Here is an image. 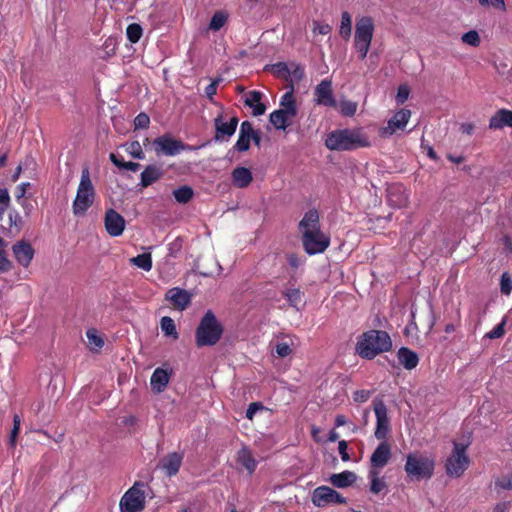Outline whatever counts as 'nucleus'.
Segmentation results:
<instances>
[{
	"label": "nucleus",
	"instance_id": "f257e3e1",
	"mask_svg": "<svg viewBox=\"0 0 512 512\" xmlns=\"http://www.w3.org/2000/svg\"><path fill=\"white\" fill-rule=\"evenodd\" d=\"M325 145L331 151H353L369 147L370 141L361 128H344L328 133Z\"/></svg>",
	"mask_w": 512,
	"mask_h": 512
},
{
	"label": "nucleus",
	"instance_id": "f03ea898",
	"mask_svg": "<svg viewBox=\"0 0 512 512\" xmlns=\"http://www.w3.org/2000/svg\"><path fill=\"white\" fill-rule=\"evenodd\" d=\"M391 348L392 340L386 331L371 329L358 337L355 352L362 359L372 360L377 355L390 351Z\"/></svg>",
	"mask_w": 512,
	"mask_h": 512
},
{
	"label": "nucleus",
	"instance_id": "7ed1b4c3",
	"mask_svg": "<svg viewBox=\"0 0 512 512\" xmlns=\"http://www.w3.org/2000/svg\"><path fill=\"white\" fill-rule=\"evenodd\" d=\"M223 327L217 320L215 314L208 310L195 331V343L198 348L205 346H214L221 339Z\"/></svg>",
	"mask_w": 512,
	"mask_h": 512
},
{
	"label": "nucleus",
	"instance_id": "20e7f679",
	"mask_svg": "<svg viewBox=\"0 0 512 512\" xmlns=\"http://www.w3.org/2000/svg\"><path fill=\"white\" fill-rule=\"evenodd\" d=\"M96 197V191L90 178L88 167L81 171L80 183L77 188L76 197L72 203V210L75 216H83L93 205Z\"/></svg>",
	"mask_w": 512,
	"mask_h": 512
},
{
	"label": "nucleus",
	"instance_id": "39448f33",
	"mask_svg": "<svg viewBox=\"0 0 512 512\" xmlns=\"http://www.w3.org/2000/svg\"><path fill=\"white\" fill-rule=\"evenodd\" d=\"M434 467L433 459L410 453L406 457L404 468L410 479L420 481L422 479H430L433 476Z\"/></svg>",
	"mask_w": 512,
	"mask_h": 512
},
{
	"label": "nucleus",
	"instance_id": "423d86ee",
	"mask_svg": "<svg viewBox=\"0 0 512 512\" xmlns=\"http://www.w3.org/2000/svg\"><path fill=\"white\" fill-rule=\"evenodd\" d=\"M374 34L373 19L369 16L361 17L355 26L354 46L361 60H364L369 51Z\"/></svg>",
	"mask_w": 512,
	"mask_h": 512
},
{
	"label": "nucleus",
	"instance_id": "0eeeda50",
	"mask_svg": "<svg viewBox=\"0 0 512 512\" xmlns=\"http://www.w3.org/2000/svg\"><path fill=\"white\" fill-rule=\"evenodd\" d=\"M452 454L445 463L446 474L450 477H460L469 467L470 459L466 454L467 445L453 442Z\"/></svg>",
	"mask_w": 512,
	"mask_h": 512
},
{
	"label": "nucleus",
	"instance_id": "6e6552de",
	"mask_svg": "<svg viewBox=\"0 0 512 512\" xmlns=\"http://www.w3.org/2000/svg\"><path fill=\"white\" fill-rule=\"evenodd\" d=\"M302 244L305 252L309 255L323 253L330 245V238L321 229L304 233Z\"/></svg>",
	"mask_w": 512,
	"mask_h": 512
},
{
	"label": "nucleus",
	"instance_id": "1a4fd4ad",
	"mask_svg": "<svg viewBox=\"0 0 512 512\" xmlns=\"http://www.w3.org/2000/svg\"><path fill=\"white\" fill-rule=\"evenodd\" d=\"M145 506L144 492L135 486L131 487L120 500L121 512H141Z\"/></svg>",
	"mask_w": 512,
	"mask_h": 512
},
{
	"label": "nucleus",
	"instance_id": "9d476101",
	"mask_svg": "<svg viewBox=\"0 0 512 512\" xmlns=\"http://www.w3.org/2000/svg\"><path fill=\"white\" fill-rule=\"evenodd\" d=\"M153 144L155 145V152L157 155L163 154L166 156H175L189 148L182 141L174 139L169 135L157 137Z\"/></svg>",
	"mask_w": 512,
	"mask_h": 512
},
{
	"label": "nucleus",
	"instance_id": "9b49d317",
	"mask_svg": "<svg viewBox=\"0 0 512 512\" xmlns=\"http://www.w3.org/2000/svg\"><path fill=\"white\" fill-rule=\"evenodd\" d=\"M374 412L376 416V428L374 435L378 440L386 441L390 431V420L387 413V407L382 400L374 401Z\"/></svg>",
	"mask_w": 512,
	"mask_h": 512
},
{
	"label": "nucleus",
	"instance_id": "f8f14e48",
	"mask_svg": "<svg viewBox=\"0 0 512 512\" xmlns=\"http://www.w3.org/2000/svg\"><path fill=\"white\" fill-rule=\"evenodd\" d=\"M214 128H215V134H214V140L216 142H227L230 140V138L235 134L239 119L238 117L234 116L231 117L228 122L223 121V115L219 114L214 119Z\"/></svg>",
	"mask_w": 512,
	"mask_h": 512
},
{
	"label": "nucleus",
	"instance_id": "ddd939ff",
	"mask_svg": "<svg viewBox=\"0 0 512 512\" xmlns=\"http://www.w3.org/2000/svg\"><path fill=\"white\" fill-rule=\"evenodd\" d=\"M312 502L315 506L322 507L331 503L345 504L346 498L328 486H320L313 491Z\"/></svg>",
	"mask_w": 512,
	"mask_h": 512
},
{
	"label": "nucleus",
	"instance_id": "4468645a",
	"mask_svg": "<svg viewBox=\"0 0 512 512\" xmlns=\"http://www.w3.org/2000/svg\"><path fill=\"white\" fill-rule=\"evenodd\" d=\"M411 117V111L409 109H400L397 111L392 118L388 120L387 126L380 129L381 137H390L397 130H404L409 119Z\"/></svg>",
	"mask_w": 512,
	"mask_h": 512
},
{
	"label": "nucleus",
	"instance_id": "2eb2a0df",
	"mask_svg": "<svg viewBox=\"0 0 512 512\" xmlns=\"http://www.w3.org/2000/svg\"><path fill=\"white\" fill-rule=\"evenodd\" d=\"M104 225L110 236L118 237L124 232L125 219L116 210L109 208L105 212Z\"/></svg>",
	"mask_w": 512,
	"mask_h": 512
},
{
	"label": "nucleus",
	"instance_id": "dca6fc26",
	"mask_svg": "<svg viewBox=\"0 0 512 512\" xmlns=\"http://www.w3.org/2000/svg\"><path fill=\"white\" fill-rule=\"evenodd\" d=\"M392 457L391 445L387 441H381L370 457V469L380 471Z\"/></svg>",
	"mask_w": 512,
	"mask_h": 512
},
{
	"label": "nucleus",
	"instance_id": "f3484780",
	"mask_svg": "<svg viewBox=\"0 0 512 512\" xmlns=\"http://www.w3.org/2000/svg\"><path fill=\"white\" fill-rule=\"evenodd\" d=\"M165 300L169 301L173 308L183 311L191 303V294L185 289L174 287L166 292Z\"/></svg>",
	"mask_w": 512,
	"mask_h": 512
},
{
	"label": "nucleus",
	"instance_id": "a211bd4d",
	"mask_svg": "<svg viewBox=\"0 0 512 512\" xmlns=\"http://www.w3.org/2000/svg\"><path fill=\"white\" fill-rule=\"evenodd\" d=\"M12 251L17 262L25 268L30 265L35 253L32 245L25 240L16 242L12 246Z\"/></svg>",
	"mask_w": 512,
	"mask_h": 512
},
{
	"label": "nucleus",
	"instance_id": "6ab92c4d",
	"mask_svg": "<svg viewBox=\"0 0 512 512\" xmlns=\"http://www.w3.org/2000/svg\"><path fill=\"white\" fill-rule=\"evenodd\" d=\"M316 101L320 105L335 107L336 100L333 97L332 82L328 79H323L315 88L314 92Z\"/></svg>",
	"mask_w": 512,
	"mask_h": 512
},
{
	"label": "nucleus",
	"instance_id": "aec40b11",
	"mask_svg": "<svg viewBox=\"0 0 512 512\" xmlns=\"http://www.w3.org/2000/svg\"><path fill=\"white\" fill-rule=\"evenodd\" d=\"M298 228L302 236L304 233L320 230L319 212L315 208L308 210L300 220Z\"/></svg>",
	"mask_w": 512,
	"mask_h": 512
},
{
	"label": "nucleus",
	"instance_id": "412c9836",
	"mask_svg": "<svg viewBox=\"0 0 512 512\" xmlns=\"http://www.w3.org/2000/svg\"><path fill=\"white\" fill-rule=\"evenodd\" d=\"M512 127V111L502 108L499 109L489 120V128L492 130Z\"/></svg>",
	"mask_w": 512,
	"mask_h": 512
},
{
	"label": "nucleus",
	"instance_id": "4be33fe9",
	"mask_svg": "<svg viewBox=\"0 0 512 512\" xmlns=\"http://www.w3.org/2000/svg\"><path fill=\"white\" fill-rule=\"evenodd\" d=\"M182 461V453H169L166 457L162 459V468L169 477L174 476L179 472L180 467L182 465Z\"/></svg>",
	"mask_w": 512,
	"mask_h": 512
},
{
	"label": "nucleus",
	"instance_id": "5701e85b",
	"mask_svg": "<svg viewBox=\"0 0 512 512\" xmlns=\"http://www.w3.org/2000/svg\"><path fill=\"white\" fill-rule=\"evenodd\" d=\"M263 93L257 90H252L247 93L244 104L253 109L254 116H261L266 111V106L261 102Z\"/></svg>",
	"mask_w": 512,
	"mask_h": 512
},
{
	"label": "nucleus",
	"instance_id": "b1692460",
	"mask_svg": "<svg viewBox=\"0 0 512 512\" xmlns=\"http://www.w3.org/2000/svg\"><path fill=\"white\" fill-rule=\"evenodd\" d=\"M163 170L153 164L147 165L140 175V185L148 187L160 180L163 176Z\"/></svg>",
	"mask_w": 512,
	"mask_h": 512
},
{
	"label": "nucleus",
	"instance_id": "393cba45",
	"mask_svg": "<svg viewBox=\"0 0 512 512\" xmlns=\"http://www.w3.org/2000/svg\"><path fill=\"white\" fill-rule=\"evenodd\" d=\"M398 360L407 370L416 368L419 363V357L416 352L407 347H401L397 353Z\"/></svg>",
	"mask_w": 512,
	"mask_h": 512
},
{
	"label": "nucleus",
	"instance_id": "a878e982",
	"mask_svg": "<svg viewBox=\"0 0 512 512\" xmlns=\"http://www.w3.org/2000/svg\"><path fill=\"white\" fill-rule=\"evenodd\" d=\"M236 461L242 465L250 474H252L257 466V462L252 455L251 450L243 446L238 452Z\"/></svg>",
	"mask_w": 512,
	"mask_h": 512
},
{
	"label": "nucleus",
	"instance_id": "bb28decb",
	"mask_svg": "<svg viewBox=\"0 0 512 512\" xmlns=\"http://www.w3.org/2000/svg\"><path fill=\"white\" fill-rule=\"evenodd\" d=\"M253 180L252 173L248 168L237 167L232 172L233 184L238 188L247 187Z\"/></svg>",
	"mask_w": 512,
	"mask_h": 512
},
{
	"label": "nucleus",
	"instance_id": "cd10ccee",
	"mask_svg": "<svg viewBox=\"0 0 512 512\" xmlns=\"http://www.w3.org/2000/svg\"><path fill=\"white\" fill-rule=\"evenodd\" d=\"M357 476L352 471H343L341 473L333 474L330 477V482L337 488H346L355 483Z\"/></svg>",
	"mask_w": 512,
	"mask_h": 512
},
{
	"label": "nucleus",
	"instance_id": "c85d7f7f",
	"mask_svg": "<svg viewBox=\"0 0 512 512\" xmlns=\"http://www.w3.org/2000/svg\"><path fill=\"white\" fill-rule=\"evenodd\" d=\"M151 386L157 392H162L169 383V374L162 368H156L150 379Z\"/></svg>",
	"mask_w": 512,
	"mask_h": 512
},
{
	"label": "nucleus",
	"instance_id": "c756f323",
	"mask_svg": "<svg viewBox=\"0 0 512 512\" xmlns=\"http://www.w3.org/2000/svg\"><path fill=\"white\" fill-rule=\"evenodd\" d=\"M294 117L290 116L284 110L278 109L270 114V122L279 130H285L290 125V120Z\"/></svg>",
	"mask_w": 512,
	"mask_h": 512
},
{
	"label": "nucleus",
	"instance_id": "7c9ffc66",
	"mask_svg": "<svg viewBox=\"0 0 512 512\" xmlns=\"http://www.w3.org/2000/svg\"><path fill=\"white\" fill-rule=\"evenodd\" d=\"M380 471L376 469H369L368 478L370 480V491L373 494H379L386 488V483L383 478L379 477Z\"/></svg>",
	"mask_w": 512,
	"mask_h": 512
},
{
	"label": "nucleus",
	"instance_id": "2f4dec72",
	"mask_svg": "<svg viewBox=\"0 0 512 512\" xmlns=\"http://www.w3.org/2000/svg\"><path fill=\"white\" fill-rule=\"evenodd\" d=\"M280 107L281 110H284L290 114V116H297L298 110L294 95H291L290 93H284L280 99Z\"/></svg>",
	"mask_w": 512,
	"mask_h": 512
},
{
	"label": "nucleus",
	"instance_id": "473e14b6",
	"mask_svg": "<svg viewBox=\"0 0 512 512\" xmlns=\"http://www.w3.org/2000/svg\"><path fill=\"white\" fill-rule=\"evenodd\" d=\"M175 200L180 204L188 203L194 196L193 189L188 185H183L173 191Z\"/></svg>",
	"mask_w": 512,
	"mask_h": 512
},
{
	"label": "nucleus",
	"instance_id": "72a5a7b5",
	"mask_svg": "<svg viewBox=\"0 0 512 512\" xmlns=\"http://www.w3.org/2000/svg\"><path fill=\"white\" fill-rule=\"evenodd\" d=\"M282 295L291 307L297 308L302 301L303 293L299 288H289L282 291Z\"/></svg>",
	"mask_w": 512,
	"mask_h": 512
},
{
	"label": "nucleus",
	"instance_id": "f704fd0d",
	"mask_svg": "<svg viewBox=\"0 0 512 512\" xmlns=\"http://www.w3.org/2000/svg\"><path fill=\"white\" fill-rule=\"evenodd\" d=\"M131 263L148 272L152 269V256L150 253H142L133 257Z\"/></svg>",
	"mask_w": 512,
	"mask_h": 512
},
{
	"label": "nucleus",
	"instance_id": "c9c22d12",
	"mask_svg": "<svg viewBox=\"0 0 512 512\" xmlns=\"http://www.w3.org/2000/svg\"><path fill=\"white\" fill-rule=\"evenodd\" d=\"M161 330L164 332L166 336H171L174 339L178 338V333L176 330V326L174 320L169 316H164L160 321Z\"/></svg>",
	"mask_w": 512,
	"mask_h": 512
},
{
	"label": "nucleus",
	"instance_id": "e433bc0d",
	"mask_svg": "<svg viewBox=\"0 0 512 512\" xmlns=\"http://www.w3.org/2000/svg\"><path fill=\"white\" fill-rule=\"evenodd\" d=\"M340 35L344 39H349L352 32V20L351 16L347 11L342 13L341 17V26H340Z\"/></svg>",
	"mask_w": 512,
	"mask_h": 512
},
{
	"label": "nucleus",
	"instance_id": "4c0bfd02",
	"mask_svg": "<svg viewBox=\"0 0 512 512\" xmlns=\"http://www.w3.org/2000/svg\"><path fill=\"white\" fill-rule=\"evenodd\" d=\"M86 336L88 339V345L90 349L99 350L103 347L104 341L96 329H89L86 332Z\"/></svg>",
	"mask_w": 512,
	"mask_h": 512
},
{
	"label": "nucleus",
	"instance_id": "58836bf2",
	"mask_svg": "<svg viewBox=\"0 0 512 512\" xmlns=\"http://www.w3.org/2000/svg\"><path fill=\"white\" fill-rule=\"evenodd\" d=\"M227 19H228V16L226 13H224L222 11H217L213 14V16L211 18L209 28L213 31H218L225 25V23L227 22Z\"/></svg>",
	"mask_w": 512,
	"mask_h": 512
},
{
	"label": "nucleus",
	"instance_id": "ea45409f",
	"mask_svg": "<svg viewBox=\"0 0 512 512\" xmlns=\"http://www.w3.org/2000/svg\"><path fill=\"white\" fill-rule=\"evenodd\" d=\"M143 29L137 23H132L127 26L126 36L131 43H137L142 37Z\"/></svg>",
	"mask_w": 512,
	"mask_h": 512
},
{
	"label": "nucleus",
	"instance_id": "a19ab883",
	"mask_svg": "<svg viewBox=\"0 0 512 512\" xmlns=\"http://www.w3.org/2000/svg\"><path fill=\"white\" fill-rule=\"evenodd\" d=\"M6 243L3 238L0 237V272L5 273L11 270L12 262L8 259L5 251Z\"/></svg>",
	"mask_w": 512,
	"mask_h": 512
},
{
	"label": "nucleus",
	"instance_id": "79ce46f5",
	"mask_svg": "<svg viewBox=\"0 0 512 512\" xmlns=\"http://www.w3.org/2000/svg\"><path fill=\"white\" fill-rule=\"evenodd\" d=\"M272 70L277 78L288 81V78L290 77V64L288 65L285 62H278L272 66Z\"/></svg>",
	"mask_w": 512,
	"mask_h": 512
},
{
	"label": "nucleus",
	"instance_id": "37998d69",
	"mask_svg": "<svg viewBox=\"0 0 512 512\" xmlns=\"http://www.w3.org/2000/svg\"><path fill=\"white\" fill-rule=\"evenodd\" d=\"M21 429V417L18 414L13 416V428L9 437V445L14 448L16 446L17 438Z\"/></svg>",
	"mask_w": 512,
	"mask_h": 512
},
{
	"label": "nucleus",
	"instance_id": "c03bdc74",
	"mask_svg": "<svg viewBox=\"0 0 512 512\" xmlns=\"http://www.w3.org/2000/svg\"><path fill=\"white\" fill-rule=\"evenodd\" d=\"M251 137L239 131L238 139L233 146L237 152H246L250 148Z\"/></svg>",
	"mask_w": 512,
	"mask_h": 512
},
{
	"label": "nucleus",
	"instance_id": "a18cd8bd",
	"mask_svg": "<svg viewBox=\"0 0 512 512\" xmlns=\"http://www.w3.org/2000/svg\"><path fill=\"white\" fill-rule=\"evenodd\" d=\"M126 151L135 159L142 160L145 158L142 146L138 141H132L126 145Z\"/></svg>",
	"mask_w": 512,
	"mask_h": 512
},
{
	"label": "nucleus",
	"instance_id": "49530a36",
	"mask_svg": "<svg viewBox=\"0 0 512 512\" xmlns=\"http://www.w3.org/2000/svg\"><path fill=\"white\" fill-rule=\"evenodd\" d=\"M461 39H462L463 43L473 46V47H478L481 43L480 35L476 30H470V31L464 33L462 35Z\"/></svg>",
	"mask_w": 512,
	"mask_h": 512
},
{
	"label": "nucleus",
	"instance_id": "de8ad7c7",
	"mask_svg": "<svg viewBox=\"0 0 512 512\" xmlns=\"http://www.w3.org/2000/svg\"><path fill=\"white\" fill-rule=\"evenodd\" d=\"M305 77L304 67L299 64L292 62L290 63V77L295 80V82H300Z\"/></svg>",
	"mask_w": 512,
	"mask_h": 512
},
{
	"label": "nucleus",
	"instance_id": "09e8293b",
	"mask_svg": "<svg viewBox=\"0 0 512 512\" xmlns=\"http://www.w3.org/2000/svg\"><path fill=\"white\" fill-rule=\"evenodd\" d=\"M292 341L288 342H277L275 345V353L278 357L284 358L292 353Z\"/></svg>",
	"mask_w": 512,
	"mask_h": 512
},
{
	"label": "nucleus",
	"instance_id": "8fccbe9b",
	"mask_svg": "<svg viewBox=\"0 0 512 512\" xmlns=\"http://www.w3.org/2000/svg\"><path fill=\"white\" fill-rule=\"evenodd\" d=\"M341 114L347 117L353 116L357 111V103L353 101H342L340 104Z\"/></svg>",
	"mask_w": 512,
	"mask_h": 512
},
{
	"label": "nucleus",
	"instance_id": "3c124183",
	"mask_svg": "<svg viewBox=\"0 0 512 512\" xmlns=\"http://www.w3.org/2000/svg\"><path fill=\"white\" fill-rule=\"evenodd\" d=\"M149 124H150V118L144 112L139 113L134 119V128L135 129H147L149 127Z\"/></svg>",
	"mask_w": 512,
	"mask_h": 512
},
{
	"label": "nucleus",
	"instance_id": "603ef678",
	"mask_svg": "<svg viewBox=\"0 0 512 512\" xmlns=\"http://www.w3.org/2000/svg\"><path fill=\"white\" fill-rule=\"evenodd\" d=\"M505 324H506V320L503 319L490 332H488L486 334V337L489 338V339L501 338L505 334V329H504Z\"/></svg>",
	"mask_w": 512,
	"mask_h": 512
},
{
	"label": "nucleus",
	"instance_id": "864d4df0",
	"mask_svg": "<svg viewBox=\"0 0 512 512\" xmlns=\"http://www.w3.org/2000/svg\"><path fill=\"white\" fill-rule=\"evenodd\" d=\"M410 89L407 85H400L397 90L396 102L403 104L409 97Z\"/></svg>",
	"mask_w": 512,
	"mask_h": 512
},
{
	"label": "nucleus",
	"instance_id": "5fc2aeb1",
	"mask_svg": "<svg viewBox=\"0 0 512 512\" xmlns=\"http://www.w3.org/2000/svg\"><path fill=\"white\" fill-rule=\"evenodd\" d=\"M105 56L103 58L111 57L116 52V42L113 38H107L103 44Z\"/></svg>",
	"mask_w": 512,
	"mask_h": 512
},
{
	"label": "nucleus",
	"instance_id": "6e6d98bb",
	"mask_svg": "<svg viewBox=\"0 0 512 512\" xmlns=\"http://www.w3.org/2000/svg\"><path fill=\"white\" fill-rule=\"evenodd\" d=\"M510 278L507 273H503L501 276L500 289L502 294L509 295L511 292Z\"/></svg>",
	"mask_w": 512,
	"mask_h": 512
},
{
	"label": "nucleus",
	"instance_id": "4d7b16f0",
	"mask_svg": "<svg viewBox=\"0 0 512 512\" xmlns=\"http://www.w3.org/2000/svg\"><path fill=\"white\" fill-rule=\"evenodd\" d=\"M495 485L497 487H500L504 490H511L512 489V476H503L502 478H499L495 481Z\"/></svg>",
	"mask_w": 512,
	"mask_h": 512
},
{
	"label": "nucleus",
	"instance_id": "13d9d810",
	"mask_svg": "<svg viewBox=\"0 0 512 512\" xmlns=\"http://www.w3.org/2000/svg\"><path fill=\"white\" fill-rule=\"evenodd\" d=\"M332 27L329 24L314 22L313 32L320 35H327L331 32Z\"/></svg>",
	"mask_w": 512,
	"mask_h": 512
},
{
	"label": "nucleus",
	"instance_id": "bf43d9fd",
	"mask_svg": "<svg viewBox=\"0 0 512 512\" xmlns=\"http://www.w3.org/2000/svg\"><path fill=\"white\" fill-rule=\"evenodd\" d=\"M348 443L345 440H340L338 443V450L339 454L341 455V459L344 462H347L350 460V455L347 452Z\"/></svg>",
	"mask_w": 512,
	"mask_h": 512
},
{
	"label": "nucleus",
	"instance_id": "052dcab7",
	"mask_svg": "<svg viewBox=\"0 0 512 512\" xmlns=\"http://www.w3.org/2000/svg\"><path fill=\"white\" fill-rule=\"evenodd\" d=\"M262 408L263 405L260 402L250 403L246 410V417L251 420L254 417L255 413Z\"/></svg>",
	"mask_w": 512,
	"mask_h": 512
},
{
	"label": "nucleus",
	"instance_id": "680f3d73",
	"mask_svg": "<svg viewBox=\"0 0 512 512\" xmlns=\"http://www.w3.org/2000/svg\"><path fill=\"white\" fill-rule=\"evenodd\" d=\"M371 392L368 390H357L354 392L353 398L356 402H365L369 399Z\"/></svg>",
	"mask_w": 512,
	"mask_h": 512
},
{
	"label": "nucleus",
	"instance_id": "e2e57ef3",
	"mask_svg": "<svg viewBox=\"0 0 512 512\" xmlns=\"http://www.w3.org/2000/svg\"><path fill=\"white\" fill-rule=\"evenodd\" d=\"M219 84V80H213L209 85L205 88V95L210 99L213 100L214 95L217 92V86Z\"/></svg>",
	"mask_w": 512,
	"mask_h": 512
},
{
	"label": "nucleus",
	"instance_id": "0e129e2a",
	"mask_svg": "<svg viewBox=\"0 0 512 512\" xmlns=\"http://www.w3.org/2000/svg\"><path fill=\"white\" fill-rule=\"evenodd\" d=\"M240 132L244 133V135L253 136V134L256 132L254 130L253 125L250 121H243L240 125Z\"/></svg>",
	"mask_w": 512,
	"mask_h": 512
},
{
	"label": "nucleus",
	"instance_id": "69168bd1",
	"mask_svg": "<svg viewBox=\"0 0 512 512\" xmlns=\"http://www.w3.org/2000/svg\"><path fill=\"white\" fill-rule=\"evenodd\" d=\"M286 258L288 264L294 269H297L301 265V260L296 253H288Z\"/></svg>",
	"mask_w": 512,
	"mask_h": 512
},
{
	"label": "nucleus",
	"instance_id": "338daca9",
	"mask_svg": "<svg viewBox=\"0 0 512 512\" xmlns=\"http://www.w3.org/2000/svg\"><path fill=\"white\" fill-rule=\"evenodd\" d=\"M109 158H110L111 162L119 169L125 168L126 161H124L122 156L115 154V153H110Z\"/></svg>",
	"mask_w": 512,
	"mask_h": 512
},
{
	"label": "nucleus",
	"instance_id": "774afa93",
	"mask_svg": "<svg viewBox=\"0 0 512 512\" xmlns=\"http://www.w3.org/2000/svg\"><path fill=\"white\" fill-rule=\"evenodd\" d=\"M30 186H31V184L29 182L21 183L20 185H18L17 191H16V199L18 201L25 196L26 191Z\"/></svg>",
	"mask_w": 512,
	"mask_h": 512
}]
</instances>
